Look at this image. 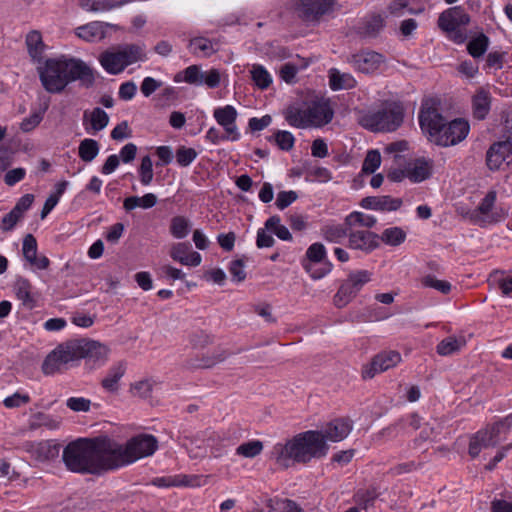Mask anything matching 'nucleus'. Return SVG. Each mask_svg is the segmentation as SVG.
Instances as JSON below:
<instances>
[{
  "mask_svg": "<svg viewBox=\"0 0 512 512\" xmlns=\"http://www.w3.org/2000/svg\"><path fill=\"white\" fill-rule=\"evenodd\" d=\"M37 254L38 245L36 238L32 234H27L22 241V256L25 264Z\"/></svg>",
  "mask_w": 512,
  "mask_h": 512,
  "instance_id": "obj_53",
  "label": "nucleus"
},
{
  "mask_svg": "<svg viewBox=\"0 0 512 512\" xmlns=\"http://www.w3.org/2000/svg\"><path fill=\"white\" fill-rule=\"evenodd\" d=\"M298 97L283 111L285 121L294 128L307 129L308 119L306 112L305 91L298 92Z\"/></svg>",
  "mask_w": 512,
  "mask_h": 512,
  "instance_id": "obj_15",
  "label": "nucleus"
},
{
  "mask_svg": "<svg viewBox=\"0 0 512 512\" xmlns=\"http://www.w3.org/2000/svg\"><path fill=\"white\" fill-rule=\"evenodd\" d=\"M69 66H40L39 76L43 87L50 93L62 91L70 82Z\"/></svg>",
  "mask_w": 512,
  "mask_h": 512,
  "instance_id": "obj_12",
  "label": "nucleus"
},
{
  "mask_svg": "<svg viewBox=\"0 0 512 512\" xmlns=\"http://www.w3.org/2000/svg\"><path fill=\"white\" fill-rule=\"evenodd\" d=\"M349 227L341 224H327L321 228V235L324 240L330 243H341L348 237Z\"/></svg>",
  "mask_w": 512,
  "mask_h": 512,
  "instance_id": "obj_33",
  "label": "nucleus"
},
{
  "mask_svg": "<svg viewBox=\"0 0 512 512\" xmlns=\"http://www.w3.org/2000/svg\"><path fill=\"white\" fill-rule=\"evenodd\" d=\"M465 343L463 337L449 336L438 343L436 351L441 356H449L460 351Z\"/></svg>",
  "mask_w": 512,
  "mask_h": 512,
  "instance_id": "obj_36",
  "label": "nucleus"
},
{
  "mask_svg": "<svg viewBox=\"0 0 512 512\" xmlns=\"http://www.w3.org/2000/svg\"><path fill=\"white\" fill-rule=\"evenodd\" d=\"M421 283L424 287L433 288L442 294H449L452 285L446 280H439L434 275H426L422 278Z\"/></svg>",
  "mask_w": 512,
  "mask_h": 512,
  "instance_id": "obj_52",
  "label": "nucleus"
},
{
  "mask_svg": "<svg viewBox=\"0 0 512 512\" xmlns=\"http://www.w3.org/2000/svg\"><path fill=\"white\" fill-rule=\"evenodd\" d=\"M381 164V155L378 150H370L368 151L363 165H362V172L366 174H372L374 173Z\"/></svg>",
  "mask_w": 512,
  "mask_h": 512,
  "instance_id": "obj_56",
  "label": "nucleus"
},
{
  "mask_svg": "<svg viewBox=\"0 0 512 512\" xmlns=\"http://www.w3.org/2000/svg\"><path fill=\"white\" fill-rule=\"evenodd\" d=\"M138 172L141 183L149 185L153 179V164L149 156L142 158Z\"/></svg>",
  "mask_w": 512,
  "mask_h": 512,
  "instance_id": "obj_60",
  "label": "nucleus"
},
{
  "mask_svg": "<svg viewBox=\"0 0 512 512\" xmlns=\"http://www.w3.org/2000/svg\"><path fill=\"white\" fill-rule=\"evenodd\" d=\"M433 165L431 159L417 158L406 168V177L414 183L422 182L432 175Z\"/></svg>",
  "mask_w": 512,
  "mask_h": 512,
  "instance_id": "obj_26",
  "label": "nucleus"
},
{
  "mask_svg": "<svg viewBox=\"0 0 512 512\" xmlns=\"http://www.w3.org/2000/svg\"><path fill=\"white\" fill-rule=\"evenodd\" d=\"M276 144L281 150L290 151L295 144V137L289 131L279 130L274 135Z\"/></svg>",
  "mask_w": 512,
  "mask_h": 512,
  "instance_id": "obj_59",
  "label": "nucleus"
},
{
  "mask_svg": "<svg viewBox=\"0 0 512 512\" xmlns=\"http://www.w3.org/2000/svg\"><path fill=\"white\" fill-rule=\"evenodd\" d=\"M198 156L194 148L180 146L176 150V162L181 167L189 166Z\"/></svg>",
  "mask_w": 512,
  "mask_h": 512,
  "instance_id": "obj_54",
  "label": "nucleus"
},
{
  "mask_svg": "<svg viewBox=\"0 0 512 512\" xmlns=\"http://www.w3.org/2000/svg\"><path fill=\"white\" fill-rule=\"evenodd\" d=\"M62 459L71 472L100 475L128 462V444L105 436L78 438L65 446Z\"/></svg>",
  "mask_w": 512,
  "mask_h": 512,
  "instance_id": "obj_1",
  "label": "nucleus"
},
{
  "mask_svg": "<svg viewBox=\"0 0 512 512\" xmlns=\"http://www.w3.org/2000/svg\"><path fill=\"white\" fill-rule=\"evenodd\" d=\"M298 198V194L295 191H280L277 194L275 205L278 209L284 210L295 202Z\"/></svg>",
  "mask_w": 512,
  "mask_h": 512,
  "instance_id": "obj_62",
  "label": "nucleus"
},
{
  "mask_svg": "<svg viewBox=\"0 0 512 512\" xmlns=\"http://www.w3.org/2000/svg\"><path fill=\"white\" fill-rule=\"evenodd\" d=\"M68 75L70 82L79 80L85 86H90L94 81V74L91 66H69Z\"/></svg>",
  "mask_w": 512,
  "mask_h": 512,
  "instance_id": "obj_39",
  "label": "nucleus"
},
{
  "mask_svg": "<svg viewBox=\"0 0 512 512\" xmlns=\"http://www.w3.org/2000/svg\"><path fill=\"white\" fill-rule=\"evenodd\" d=\"M503 162L512 163V134L505 141L494 143L486 154V163L490 170H498Z\"/></svg>",
  "mask_w": 512,
  "mask_h": 512,
  "instance_id": "obj_17",
  "label": "nucleus"
},
{
  "mask_svg": "<svg viewBox=\"0 0 512 512\" xmlns=\"http://www.w3.org/2000/svg\"><path fill=\"white\" fill-rule=\"evenodd\" d=\"M497 192L490 190L481 200L478 207L472 212L471 217L475 222L496 223L499 222L503 215L494 211Z\"/></svg>",
  "mask_w": 512,
  "mask_h": 512,
  "instance_id": "obj_19",
  "label": "nucleus"
},
{
  "mask_svg": "<svg viewBox=\"0 0 512 512\" xmlns=\"http://www.w3.org/2000/svg\"><path fill=\"white\" fill-rule=\"evenodd\" d=\"M15 293L24 305L33 306L32 285L27 279H19L15 285Z\"/></svg>",
  "mask_w": 512,
  "mask_h": 512,
  "instance_id": "obj_48",
  "label": "nucleus"
},
{
  "mask_svg": "<svg viewBox=\"0 0 512 512\" xmlns=\"http://www.w3.org/2000/svg\"><path fill=\"white\" fill-rule=\"evenodd\" d=\"M111 24L93 21L76 28V35L87 42H98L106 37L107 29Z\"/></svg>",
  "mask_w": 512,
  "mask_h": 512,
  "instance_id": "obj_25",
  "label": "nucleus"
},
{
  "mask_svg": "<svg viewBox=\"0 0 512 512\" xmlns=\"http://www.w3.org/2000/svg\"><path fill=\"white\" fill-rule=\"evenodd\" d=\"M377 220L374 216L367 215L363 212L354 211L346 216L345 225L349 228H354L355 226H361L365 228H372L375 226Z\"/></svg>",
  "mask_w": 512,
  "mask_h": 512,
  "instance_id": "obj_38",
  "label": "nucleus"
},
{
  "mask_svg": "<svg viewBox=\"0 0 512 512\" xmlns=\"http://www.w3.org/2000/svg\"><path fill=\"white\" fill-rule=\"evenodd\" d=\"M109 122L107 113L101 108L85 111L83 114V126L88 134L94 135L103 130Z\"/></svg>",
  "mask_w": 512,
  "mask_h": 512,
  "instance_id": "obj_27",
  "label": "nucleus"
},
{
  "mask_svg": "<svg viewBox=\"0 0 512 512\" xmlns=\"http://www.w3.org/2000/svg\"><path fill=\"white\" fill-rule=\"evenodd\" d=\"M77 360L86 358L94 363H103L109 353L106 345L94 340L73 341Z\"/></svg>",
  "mask_w": 512,
  "mask_h": 512,
  "instance_id": "obj_16",
  "label": "nucleus"
},
{
  "mask_svg": "<svg viewBox=\"0 0 512 512\" xmlns=\"http://www.w3.org/2000/svg\"><path fill=\"white\" fill-rule=\"evenodd\" d=\"M389 246H399L406 239V232L401 227L386 228L379 237Z\"/></svg>",
  "mask_w": 512,
  "mask_h": 512,
  "instance_id": "obj_45",
  "label": "nucleus"
},
{
  "mask_svg": "<svg viewBox=\"0 0 512 512\" xmlns=\"http://www.w3.org/2000/svg\"><path fill=\"white\" fill-rule=\"evenodd\" d=\"M157 203V196L153 193H147L142 197L130 196V210L137 207L143 209H149L155 206Z\"/></svg>",
  "mask_w": 512,
  "mask_h": 512,
  "instance_id": "obj_57",
  "label": "nucleus"
},
{
  "mask_svg": "<svg viewBox=\"0 0 512 512\" xmlns=\"http://www.w3.org/2000/svg\"><path fill=\"white\" fill-rule=\"evenodd\" d=\"M488 46L489 38L485 34L480 33L468 42L467 51L472 57L478 58L487 51Z\"/></svg>",
  "mask_w": 512,
  "mask_h": 512,
  "instance_id": "obj_43",
  "label": "nucleus"
},
{
  "mask_svg": "<svg viewBox=\"0 0 512 512\" xmlns=\"http://www.w3.org/2000/svg\"><path fill=\"white\" fill-rule=\"evenodd\" d=\"M126 364L119 363L112 366L107 372L106 376L102 379V387L110 393H115L120 389L121 379L126 373Z\"/></svg>",
  "mask_w": 512,
  "mask_h": 512,
  "instance_id": "obj_30",
  "label": "nucleus"
},
{
  "mask_svg": "<svg viewBox=\"0 0 512 512\" xmlns=\"http://www.w3.org/2000/svg\"><path fill=\"white\" fill-rule=\"evenodd\" d=\"M491 107V95L489 91L480 88L472 97V111L474 118L484 120Z\"/></svg>",
  "mask_w": 512,
  "mask_h": 512,
  "instance_id": "obj_29",
  "label": "nucleus"
},
{
  "mask_svg": "<svg viewBox=\"0 0 512 512\" xmlns=\"http://www.w3.org/2000/svg\"><path fill=\"white\" fill-rule=\"evenodd\" d=\"M470 16L461 6H454L443 11L438 17V26L445 32H456L460 26H466Z\"/></svg>",
  "mask_w": 512,
  "mask_h": 512,
  "instance_id": "obj_20",
  "label": "nucleus"
},
{
  "mask_svg": "<svg viewBox=\"0 0 512 512\" xmlns=\"http://www.w3.org/2000/svg\"><path fill=\"white\" fill-rule=\"evenodd\" d=\"M200 66H187V68L174 77L175 82H186L191 85H207L209 88H216L220 85L221 74L217 69H211L208 72H201Z\"/></svg>",
  "mask_w": 512,
  "mask_h": 512,
  "instance_id": "obj_11",
  "label": "nucleus"
},
{
  "mask_svg": "<svg viewBox=\"0 0 512 512\" xmlns=\"http://www.w3.org/2000/svg\"><path fill=\"white\" fill-rule=\"evenodd\" d=\"M78 361L73 341L61 344L51 351L42 364V371L45 375H53L67 369L71 364Z\"/></svg>",
  "mask_w": 512,
  "mask_h": 512,
  "instance_id": "obj_9",
  "label": "nucleus"
},
{
  "mask_svg": "<svg viewBox=\"0 0 512 512\" xmlns=\"http://www.w3.org/2000/svg\"><path fill=\"white\" fill-rule=\"evenodd\" d=\"M263 450V443L259 440H252L242 443L236 448V454L245 458H254Z\"/></svg>",
  "mask_w": 512,
  "mask_h": 512,
  "instance_id": "obj_51",
  "label": "nucleus"
},
{
  "mask_svg": "<svg viewBox=\"0 0 512 512\" xmlns=\"http://www.w3.org/2000/svg\"><path fill=\"white\" fill-rule=\"evenodd\" d=\"M30 401V397L28 394H22L19 392L14 393L11 396L6 397L3 400V404L6 408H18L22 405L27 404Z\"/></svg>",
  "mask_w": 512,
  "mask_h": 512,
  "instance_id": "obj_64",
  "label": "nucleus"
},
{
  "mask_svg": "<svg viewBox=\"0 0 512 512\" xmlns=\"http://www.w3.org/2000/svg\"><path fill=\"white\" fill-rule=\"evenodd\" d=\"M100 64H128V47H111L100 56Z\"/></svg>",
  "mask_w": 512,
  "mask_h": 512,
  "instance_id": "obj_35",
  "label": "nucleus"
},
{
  "mask_svg": "<svg viewBox=\"0 0 512 512\" xmlns=\"http://www.w3.org/2000/svg\"><path fill=\"white\" fill-rule=\"evenodd\" d=\"M404 113L400 102H389L379 110L362 114L359 124L372 132H394L402 125Z\"/></svg>",
  "mask_w": 512,
  "mask_h": 512,
  "instance_id": "obj_3",
  "label": "nucleus"
},
{
  "mask_svg": "<svg viewBox=\"0 0 512 512\" xmlns=\"http://www.w3.org/2000/svg\"><path fill=\"white\" fill-rule=\"evenodd\" d=\"M379 495L380 493L377 491V489L372 487L366 490H359L355 494V500L360 508L366 510L374 505V502Z\"/></svg>",
  "mask_w": 512,
  "mask_h": 512,
  "instance_id": "obj_50",
  "label": "nucleus"
},
{
  "mask_svg": "<svg viewBox=\"0 0 512 512\" xmlns=\"http://www.w3.org/2000/svg\"><path fill=\"white\" fill-rule=\"evenodd\" d=\"M47 109L48 103L44 102L38 109L32 110L31 114L22 120L20 124V129L23 132H30L33 129H35L42 121Z\"/></svg>",
  "mask_w": 512,
  "mask_h": 512,
  "instance_id": "obj_41",
  "label": "nucleus"
},
{
  "mask_svg": "<svg viewBox=\"0 0 512 512\" xmlns=\"http://www.w3.org/2000/svg\"><path fill=\"white\" fill-rule=\"evenodd\" d=\"M28 53L32 61L37 64H85L82 60L68 56L49 57L45 54L47 46L42 40L40 32L33 30L30 31L25 39Z\"/></svg>",
  "mask_w": 512,
  "mask_h": 512,
  "instance_id": "obj_7",
  "label": "nucleus"
},
{
  "mask_svg": "<svg viewBox=\"0 0 512 512\" xmlns=\"http://www.w3.org/2000/svg\"><path fill=\"white\" fill-rule=\"evenodd\" d=\"M361 207L376 211H396L402 206L400 198H393L389 195L368 196L361 200Z\"/></svg>",
  "mask_w": 512,
  "mask_h": 512,
  "instance_id": "obj_24",
  "label": "nucleus"
},
{
  "mask_svg": "<svg viewBox=\"0 0 512 512\" xmlns=\"http://www.w3.org/2000/svg\"><path fill=\"white\" fill-rule=\"evenodd\" d=\"M372 273L368 270H356L348 274L334 296V304L338 308L346 306L356 297L358 292L371 281Z\"/></svg>",
  "mask_w": 512,
  "mask_h": 512,
  "instance_id": "obj_8",
  "label": "nucleus"
},
{
  "mask_svg": "<svg viewBox=\"0 0 512 512\" xmlns=\"http://www.w3.org/2000/svg\"><path fill=\"white\" fill-rule=\"evenodd\" d=\"M470 130L468 121L462 118H456L446 122L443 129L439 130V133L435 137L432 143L448 147L453 146L463 141Z\"/></svg>",
  "mask_w": 512,
  "mask_h": 512,
  "instance_id": "obj_10",
  "label": "nucleus"
},
{
  "mask_svg": "<svg viewBox=\"0 0 512 512\" xmlns=\"http://www.w3.org/2000/svg\"><path fill=\"white\" fill-rule=\"evenodd\" d=\"M302 266L315 280L325 277L333 268V264L327 258L326 248L320 242H315L307 248Z\"/></svg>",
  "mask_w": 512,
  "mask_h": 512,
  "instance_id": "obj_6",
  "label": "nucleus"
},
{
  "mask_svg": "<svg viewBox=\"0 0 512 512\" xmlns=\"http://www.w3.org/2000/svg\"><path fill=\"white\" fill-rule=\"evenodd\" d=\"M308 128H321L334 118V108L331 100L314 90H305Z\"/></svg>",
  "mask_w": 512,
  "mask_h": 512,
  "instance_id": "obj_4",
  "label": "nucleus"
},
{
  "mask_svg": "<svg viewBox=\"0 0 512 512\" xmlns=\"http://www.w3.org/2000/svg\"><path fill=\"white\" fill-rule=\"evenodd\" d=\"M378 240L379 236L374 232L349 228L347 247L368 254L379 246Z\"/></svg>",
  "mask_w": 512,
  "mask_h": 512,
  "instance_id": "obj_18",
  "label": "nucleus"
},
{
  "mask_svg": "<svg viewBox=\"0 0 512 512\" xmlns=\"http://www.w3.org/2000/svg\"><path fill=\"white\" fill-rule=\"evenodd\" d=\"M217 43L205 37H195L189 44L190 51L198 57H207L217 51Z\"/></svg>",
  "mask_w": 512,
  "mask_h": 512,
  "instance_id": "obj_34",
  "label": "nucleus"
},
{
  "mask_svg": "<svg viewBox=\"0 0 512 512\" xmlns=\"http://www.w3.org/2000/svg\"><path fill=\"white\" fill-rule=\"evenodd\" d=\"M66 406L75 412H87L90 410L91 401L84 397H70L66 400Z\"/></svg>",
  "mask_w": 512,
  "mask_h": 512,
  "instance_id": "obj_61",
  "label": "nucleus"
},
{
  "mask_svg": "<svg viewBox=\"0 0 512 512\" xmlns=\"http://www.w3.org/2000/svg\"><path fill=\"white\" fill-rule=\"evenodd\" d=\"M418 118L420 128L430 142L434 141L447 122L441 113V101L436 97L423 99Z\"/></svg>",
  "mask_w": 512,
  "mask_h": 512,
  "instance_id": "obj_5",
  "label": "nucleus"
},
{
  "mask_svg": "<svg viewBox=\"0 0 512 512\" xmlns=\"http://www.w3.org/2000/svg\"><path fill=\"white\" fill-rule=\"evenodd\" d=\"M190 249L189 243H177L172 247L170 256L182 265L196 267L200 265L202 257L198 252L190 251Z\"/></svg>",
  "mask_w": 512,
  "mask_h": 512,
  "instance_id": "obj_28",
  "label": "nucleus"
},
{
  "mask_svg": "<svg viewBox=\"0 0 512 512\" xmlns=\"http://www.w3.org/2000/svg\"><path fill=\"white\" fill-rule=\"evenodd\" d=\"M401 354L395 350H384L376 354L371 362L362 369V377L371 379L376 374L382 373L397 366L401 362Z\"/></svg>",
  "mask_w": 512,
  "mask_h": 512,
  "instance_id": "obj_13",
  "label": "nucleus"
},
{
  "mask_svg": "<svg viewBox=\"0 0 512 512\" xmlns=\"http://www.w3.org/2000/svg\"><path fill=\"white\" fill-rule=\"evenodd\" d=\"M335 5L336 0H302L298 9L305 20L314 21L331 13Z\"/></svg>",
  "mask_w": 512,
  "mask_h": 512,
  "instance_id": "obj_21",
  "label": "nucleus"
},
{
  "mask_svg": "<svg viewBox=\"0 0 512 512\" xmlns=\"http://www.w3.org/2000/svg\"><path fill=\"white\" fill-rule=\"evenodd\" d=\"M353 427L349 418H336L326 424L322 430H318L327 441L339 442L345 439L351 432Z\"/></svg>",
  "mask_w": 512,
  "mask_h": 512,
  "instance_id": "obj_23",
  "label": "nucleus"
},
{
  "mask_svg": "<svg viewBox=\"0 0 512 512\" xmlns=\"http://www.w3.org/2000/svg\"><path fill=\"white\" fill-rule=\"evenodd\" d=\"M265 229L273 232L283 241H291L293 239L288 228L281 224V219L278 215H273L265 221Z\"/></svg>",
  "mask_w": 512,
  "mask_h": 512,
  "instance_id": "obj_40",
  "label": "nucleus"
},
{
  "mask_svg": "<svg viewBox=\"0 0 512 512\" xmlns=\"http://www.w3.org/2000/svg\"><path fill=\"white\" fill-rule=\"evenodd\" d=\"M124 2L125 0H80L79 5L86 11L102 12L122 5Z\"/></svg>",
  "mask_w": 512,
  "mask_h": 512,
  "instance_id": "obj_37",
  "label": "nucleus"
},
{
  "mask_svg": "<svg viewBox=\"0 0 512 512\" xmlns=\"http://www.w3.org/2000/svg\"><path fill=\"white\" fill-rule=\"evenodd\" d=\"M250 74L255 86L261 90L267 89L272 83V76L264 66H252Z\"/></svg>",
  "mask_w": 512,
  "mask_h": 512,
  "instance_id": "obj_46",
  "label": "nucleus"
},
{
  "mask_svg": "<svg viewBox=\"0 0 512 512\" xmlns=\"http://www.w3.org/2000/svg\"><path fill=\"white\" fill-rule=\"evenodd\" d=\"M190 230V222L184 216H175L170 222V233L176 239L185 238Z\"/></svg>",
  "mask_w": 512,
  "mask_h": 512,
  "instance_id": "obj_47",
  "label": "nucleus"
},
{
  "mask_svg": "<svg viewBox=\"0 0 512 512\" xmlns=\"http://www.w3.org/2000/svg\"><path fill=\"white\" fill-rule=\"evenodd\" d=\"M213 116L216 122L224 128L225 132L231 135V141L239 140L240 133L236 126L238 113L232 105L216 108L213 111Z\"/></svg>",
  "mask_w": 512,
  "mask_h": 512,
  "instance_id": "obj_22",
  "label": "nucleus"
},
{
  "mask_svg": "<svg viewBox=\"0 0 512 512\" xmlns=\"http://www.w3.org/2000/svg\"><path fill=\"white\" fill-rule=\"evenodd\" d=\"M158 439L152 434L139 433L130 437V464L152 456L158 449Z\"/></svg>",
  "mask_w": 512,
  "mask_h": 512,
  "instance_id": "obj_14",
  "label": "nucleus"
},
{
  "mask_svg": "<svg viewBox=\"0 0 512 512\" xmlns=\"http://www.w3.org/2000/svg\"><path fill=\"white\" fill-rule=\"evenodd\" d=\"M384 27V19L380 15H372L364 25V33L367 36H376Z\"/></svg>",
  "mask_w": 512,
  "mask_h": 512,
  "instance_id": "obj_58",
  "label": "nucleus"
},
{
  "mask_svg": "<svg viewBox=\"0 0 512 512\" xmlns=\"http://www.w3.org/2000/svg\"><path fill=\"white\" fill-rule=\"evenodd\" d=\"M512 426V413L508 414L506 417L498 420L492 425H488L485 430L489 432L490 436L493 440H496V444L500 441V435L506 434Z\"/></svg>",
  "mask_w": 512,
  "mask_h": 512,
  "instance_id": "obj_42",
  "label": "nucleus"
},
{
  "mask_svg": "<svg viewBox=\"0 0 512 512\" xmlns=\"http://www.w3.org/2000/svg\"><path fill=\"white\" fill-rule=\"evenodd\" d=\"M496 440H493L489 432L485 429L476 432L470 439L468 453L472 458H476L483 448L496 446Z\"/></svg>",
  "mask_w": 512,
  "mask_h": 512,
  "instance_id": "obj_31",
  "label": "nucleus"
},
{
  "mask_svg": "<svg viewBox=\"0 0 512 512\" xmlns=\"http://www.w3.org/2000/svg\"><path fill=\"white\" fill-rule=\"evenodd\" d=\"M78 153L84 162H91L99 153V144L94 139L86 138L80 142Z\"/></svg>",
  "mask_w": 512,
  "mask_h": 512,
  "instance_id": "obj_44",
  "label": "nucleus"
},
{
  "mask_svg": "<svg viewBox=\"0 0 512 512\" xmlns=\"http://www.w3.org/2000/svg\"><path fill=\"white\" fill-rule=\"evenodd\" d=\"M306 67L307 66H280L278 74L281 80L287 84L293 85L299 82L298 73Z\"/></svg>",
  "mask_w": 512,
  "mask_h": 512,
  "instance_id": "obj_55",
  "label": "nucleus"
},
{
  "mask_svg": "<svg viewBox=\"0 0 512 512\" xmlns=\"http://www.w3.org/2000/svg\"><path fill=\"white\" fill-rule=\"evenodd\" d=\"M329 86L333 91L352 89L356 86V80L352 75L332 68L329 71Z\"/></svg>",
  "mask_w": 512,
  "mask_h": 512,
  "instance_id": "obj_32",
  "label": "nucleus"
},
{
  "mask_svg": "<svg viewBox=\"0 0 512 512\" xmlns=\"http://www.w3.org/2000/svg\"><path fill=\"white\" fill-rule=\"evenodd\" d=\"M229 272L232 280L240 283L246 279V272L244 270V261L242 259L233 260L229 266Z\"/></svg>",
  "mask_w": 512,
  "mask_h": 512,
  "instance_id": "obj_63",
  "label": "nucleus"
},
{
  "mask_svg": "<svg viewBox=\"0 0 512 512\" xmlns=\"http://www.w3.org/2000/svg\"><path fill=\"white\" fill-rule=\"evenodd\" d=\"M352 64H382L385 62L384 56L371 50H363L352 55Z\"/></svg>",
  "mask_w": 512,
  "mask_h": 512,
  "instance_id": "obj_49",
  "label": "nucleus"
},
{
  "mask_svg": "<svg viewBox=\"0 0 512 512\" xmlns=\"http://www.w3.org/2000/svg\"><path fill=\"white\" fill-rule=\"evenodd\" d=\"M329 446L318 430H308L295 435L285 443H276L270 451V458L283 468L294 463L306 464L312 459L327 455Z\"/></svg>",
  "mask_w": 512,
  "mask_h": 512,
  "instance_id": "obj_2",
  "label": "nucleus"
}]
</instances>
